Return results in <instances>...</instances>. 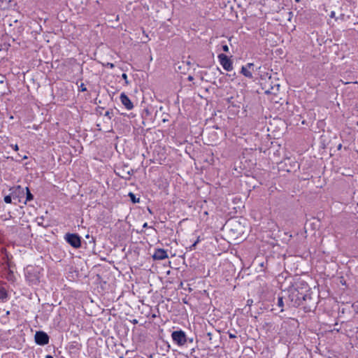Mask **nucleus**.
I'll list each match as a JSON object with an SVG mask.
<instances>
[{
  "mask_svg": "<svg viewBox=\"0 0 358 358\" xmlns=\"http://www.w3.org/2000/svg\"><path fill=\"white\" fill-rule=\"evenodd\" d=\"M310 291L308 283L303 280L295 282L294 284L288 288V298L292 306L299 307L300 301L303 295Z\"/></svg>",
  "mask_w": 358,
  "mask_h": 358,
  "instance_id": "f257e3e1",
  "label": "nucleus"
},
{
  "mask_svg": "<svg viewBox=\"0 0 358 358\" xmlns=\"http://www.w3.org/2000/svg\"><path fill=\"white\" fill-rule=\"evenodd\" d=\"M301 307L305 313H309L316 308L315 300L312 296V292L310 290L306 295H303L302 299L299 301Z\"/></svg>",
  "mask_w": 358,
  "mask_h": 358,
  "instance_id": "f03ea898",
  "label": "nucleus"
},
{
  "mask_svg": "<svg viewBox=\"0 0 358 358\" xmlns=\"http://www.w3.org/2000/svg\"><path fill=\"white\" fill-rule=\"evenodd\" d=\"M171 338L178 346H182L187 342L186 334L181 329L173 331L171 334Z\"/></svg>",
  "mask_w": 358,
  "mask_h": 358,
  "instance_id": "7ed1b4c3",
  "label": "nucleus"
},
{
  "mask_svg": "<svg viewBox=\"0 0 358 358\" xmlns=\"http://www.w3.org/2000/svg\"><path fill=\"white\" fill-rule=\"evenodd\" d=\"M64 239L74 248H79L81 246V237L78 234L67 233L65 234Z\"/></svg>",
  "mask_w": 358,
  "mask_h": 358,
  "instance_id": "20e7f679",
  "label": "nucleus"
},
{
  "mask_svg": "<svg viewBox=\"0 0 358 358\" xmlns=\"http://www.w3.org/2000/svg\"><path fill=\"white\" fill-rule=\"evenodd\" d=\"M273 307L272 308V310H275L277 309L279 310V313H282L287 309L292 307L291 305L290 301H289V299L286 301V302L284 301V296L278 295L277 298V302L273 305Z\"/></svg>",
  "mask_w": 358,
  "mask_h": 358,
  "instance_id": "39448f33",
  "label": "nucleus"
},
{
  "mask_svg": "<svg viewBox=\"0 0 358 358\" xmlns=\"http://www.w3.org/2000/svg\"><path fill=\"white\" fill-rule=\"evenodd\" d=\"M11 190V194L13 196V200H15V203H16V201L21 202L22 200H23L25 197V187H22L20 185L17 187H14Z\"/></svg>",
  "mask_w": 358,
  "mask_h": 358,
  "instance_id": "423d86ee",
  "label": "nucleus"
},
{
  "mask_svg": "<svg viewBox=\"0 0 358 358\" xmlns=\"http://www.w3.org/2000/svg\"><path fill=\"white\" fill-rule=\"evenodd\" d=\"M217 58L224 70L231 71L233 69V62L227 55L221 53L218 55Z\"/></svg>",
  "mask_w": 358,
  "mask_h": 358,
  "instance_id": "0eeeda50",
  "label": "nucleus"
},
{
  "mask_svg": "<svg viewBox=\"0 0 358 358\" xmlns=\"http://www.w3.org/2000/svg\"><path fill=\"white\" fill-rule=\"evenodd\" d=\"M133 173V169L129 168L128 165H124L115 171L116 175L125 180H129Z\"/></svg>",
  "mask_w": 358,
  "mask_h": 358,
  "instance_id": "6e6552de",
  "label": "nucleus"
},
{
  "mask_svg": "<svg viewBox=\"0 0 358 358\" xmlns=\"http://www.w3.org/2000/svg\"><path fill=\"white\" fill-rule=\"evenodd\" d=\"M38 272V268H35L34 267L27 268L26 272V277L29 281H30L32 284H37L39 282L40 277L36 274Z\"/></svg>",
  "mask_w": 358,
  "mask_h": 358,
  "instance_id": "1a4fd4ad",
  "label": "nucleus"
},
{
  "mask_svg": "<svg viewBox=\"0 0 358 358\" xmlns=\"http://www.w3.org/2000/svg\"><path fill=\"white\" fill-rule=\"evenodd\" d=\"M120 99L121 101V103L122 105L127 108V110H131L134 108V104L129 98L127 95L125 94V93L122 92L121 93L120 96Z\"/></svg>",
  "mask_w": 358,
  "mask_h": 358,
  "instance_id": "9d476101",
  "label": "nucleus"
},
{
  "mask_svg": "<svg viewBox=\"0 0 358 358\" xmlns=\"http://www.w3.org/2000/svg\"><path fill=\"white\" fill-rule=\"evenodd\" d=\"M152 257L156 260L164 259L168 257L167 252L166 250L162 248L156 249L152 255Z\"/></svg>",
  "mask_w": 358,
  "mask_h": 358,
  "instance_id": "9b49d317",
  "label": "nucleus"
},
{
  "mask_svg": "<svg viewBox=\"0 0 358 358\" xmlns=\"http://www.w3.org/2000/svg\"><path fill=\"white\" fill-rule=\"evenodd\" d=\"M35 341L38 345H45V332L42 331H37L35 334Z\"/></svg>",
  "mask_w": 358,
  "mask_h": 358,
  "instance_id": "f8f14e48",
  "label": "nucleus"
},
{
  "mask_svg": "<svg viewBox=\"0 0 358 358\" xmlns=\"http://www.w3.org/2000/svg\"><path fill=\"white\" fill-rule=\"evenodd\" d=\"M241 73L243 76H245L246 78H252V77H253L252 73L250 71H248V69H247L246 66H242Z\"/></svg>",
  "mask_w": 358,
  "mask_h": 358,
  "instance_id": "ddd939ff",
  "label": "nucleus"
},
{
  "mask_svg": "<svg viewBox=\"0 0 358 358\" xmlns=\"http://www.w3.org/2000/svg\"><path fill=\"white\" fill-rule=\"evenodd\" d=\"M33 199V195L31 194L29 188L27 187H25V197L23 199L24 203H26L27 201H31Z\"/></svg>",
  "mask_w": 358,
  "mask_h": 358,
  "instance_id": "4468645a",
  "label": "nucleus"
},
{
  "mask_svg": "<svg viewBox=\"0 0 358 358\" xmlns=\"http://www.w3.org/2000/svg\"><path fill=\"white\" fill-rule=\"evenodd\" d=\"M128 196L129 197L130 199V201L133 203H139L140 202V198L139 197H136V195L133 193V192H129L128 194Z\"/></svg>",
  "mask_w": 358,
  "mask_h": 358,
  "instance_id": "2eb2a0df",
  "label": "nucleus"
},
{
  "mask_svg": "<svg viewBox=\"0 0 358 358\" xmlns=\"http://www.w3.org/2000/svg\"><path fill=\"white\" fill-rule=\"evenodd\" d=\"M8 298L7 291L3 287H0V300H6Z\"/></svg>",
  "mask_w": 358,
  "mask_h": 358,
  "instance_id": "dca6fc26",
  "label": "nucleus"
},
{
  "mask_svg": "<svg viewBox=\"0 0 358 358\" xmlns=\"http://www.w3.org/2000/svg\"><path fill=\"white\" fill-rule=\"evenodd\" d=\"M200 241H201V239H200V237L199 236V237L197 238V239H196V240L193 243V244H192V245L189 247V250H195L196 245H197Z\"/></svg>",
  "mask_w": 358,
  "mask_h": 358,
  "instance_id": "f3484780",
  "label": "nucleus"
},
{
  "mask_svg": "<svg viewBox=\"0 0 358 358\" xmlns=\"http://www.w3.org/2000/svg\"><path fill=\"white\" fill-rule=\"evenodd\" d=\"M12 199H13L11 194L10 195L5 196L4 199H3L5 203H12Z\"/></svg>",
  "mask_w": 358,
  "mask_h": 358,
  "instance_id": "a211bd4d",
  "label": "nucleus"
},
{
  "mask_svg": "<svg viewBox=\"0 0 358 358\" xmlns=\"http://www.w3.org/2000/svg\"><path fill=\"white\" fill-rule=\"evenodd\" d=\"M112 115H113L112 111L107 110V111H106L104 116L107 117L108 119L110 120L112 118Z\"/></svg>",
  "mask_w": 358,
  "mask_h": 358,
  "instance_id": "6ab92c4d",
  "label": "nucleus"
},
{
  "mask_svg": "<svg viewBox=\"0 0 358 358\" xmlns=\"http://www.w3.org/2000/svg\"><path fill=\"white\" fill-rule=\"evenodd\" d=\"M79 91H81V92L87 91V88L85 87L84 83H81L80 85L79 86Z\"/></svg>",
  "mask_w": 358,
  "mask_h": 358,
  "instance_id": "aec40b11",
  "label": "nucleus"
},
{
  "mask_svg": "<svg viewBox=\"0 0 358 358\" xmlns=\"http://www.w3.org/2000/svg\"><path fill=\"white\" fill-rule=\"evenodd\" d=\"M104 66H105L106 67H108V68H110V69H113V68L115 67L114 64L110 63V62H108V63H106V64H104Z\"/></svg>",
  "mask_w": 358,
  "mask_h": 358,
  "instance_id": "412c9836",
  "label": "nucleus"
},
{
  "mask_svg": "<svg viewBox=\"0 0 358 358\" xmlns=\"http://www.w3.org/2000/svg\"><path fill=\"white\" fill-rule=\"evenodd\" d=\"M222 48V50L225 52H228L229 50L227 45H223Z\"/></svg>",
  "mask_w": 358,
  "mask_h": 358,
  "instance_id": "4be33fe9",
  "label": "nucleus"
},
{
  "mask_svg": "<svg viewBox=\"0 0 358 358\" xmlns=\"http://www.w3.org/2000/svg\"><path fill=\"white\" fill-rule=\"evenodd\" d=\"M48 273L50 275H57L55 271L54 270H52V268H50L48 269Z\"/></svg>",
  "mask_w": 358,
  "mask_h": 358,
  "instance_id": "5701e85b",
  "label": "nucleus"
},
{
  "mask_svg": "<svg viewBox=\"0 0 358 358\" xmlns=\"http://www.w3.org/2000/svg\"><path fill=\"white\" fill-rule=\"evenodd\" d=\"M122 78L127 83V75L125 73H122Z\"/></svg>",
  "mask_w": 358,
  "mask_h": 358,
  "instance_id": "b1692460",
  "label": "nucleus"
},
{
  "mask_svg": "<svg viewBox=\"0 0 358 358\" xmlns=\"http://www.w3.org/2000/svg\"><path fill=\"white\" fill-rule=\"evenodd\" d=\"M206 336H207V337L208 338V340H209V341H211V340H212V336H213V334H212V333L208 332V333H207Z\"/></svg>",
  "mask_w": 358,
  "mask_h": 358,
  "instance_id": "393cba45",
  "label": "nucleus"
},
{
  "mask_svg": "<svg viewBox=\"0 0 358 358\" xmlns=\"http://www.w3.org/2000/svg\"><path fill=\"white\" fill-rule=\"evenodd\" d=\"M229 337L230 338H235L236 337V336L235 334H231V333L229 332Z\"/></svg>",
  "mask_w": 358,
  "mask_h": 358,
  "instance_id": "a878e982",
  "label": "nucleus"
},
{
  "mask_svg": "<svg viewBox=\"0 0 358 358\" xmlns=\"http://www.w3.org/2000/svg\"><path fill=\"white\" fill-rule=\"evenodd\" d=\"M254 66V64H252V63H248V64H247V65H246L245 66H246V67H247V69H248L251 68V67H252V66Z\"/></svg>",
  "mask_w": 358,
  "mask_h": 358,
  "instance_id": "bb28decb",
  "label": "nucleus"
},
{
  "mask_svg": "<svg viewBox=\"0 0 358 358\" xmlns=\"http://www.w3.org/2000/svg\"><path fill=\"white\" fill-rule=\"evenodd\" d=\"M330 17H331V18L335 17V12H334V11H331V13H330Z\"/></svg>",
  "mask_w": 358,
  "mask_h": 358,
  "instance_id": "cd10ccee",
  "label": "nucleus"
},
{
  "mask_svg": "<svg viewBox=\"0 0 358 358\" xmlns=\"http://www.w3.org/2000/svg\"><path fill=\"white\" fill-rule=\"evenodd\" d=\"M193 341H194L193 338H187V342L192 343H193Z\"/></svg>",
  "mask_w": 358,
  "mask_h": 358,
  "instance_id": "c85d7f7f",
  "label": "nucleus"
},
{
  "mask_svg": "<svg viewBox=\"0 0 358 358\" xmlns=\"http://www.w3.org/2000/svg\"><path fill=\"white\" fill-rule=\"evenodd\" d=\"M148 224L147 222H145L143 225V228H148Z\"/></svg>",
  "mask_w": 358,
  "mask_h": 358,
  "instance_id": "c756f323",
  "label": "nucleus"
},
{
  "mask_svg": "<svg viewBox=\"0 0 358 358\" xmlns=\"http://www.w3.org/2000/svg\"><path fill=\"white\" fill-rule=\"evenodd\" d=\"M45 338H46V344H48L49 342V336L47 334H46Z\"/></svg>",
  "mask_w": 358,
  "mask_h": 358,
  "instance_id": "7c9ffc66",
  "label": "nucleus"
},
{
  "mask_svg": "<svg viewBox=\"0 0 358 358\" xmlns=\"http://www.w3.org/2000/svg\"><path fill=\"white\" fill-rule=\"evenodd\" d=\"M188 80H193V77H192V76H189L188 77Z\"/></svg>",
  "mask_w": 358,
  "mask_h": 358,
  "instance_id": "2f4dec72",
  "label": "nucleus"
},
{
  "mask_svg": "<svg viewBox=\"0 0 358 358\" xmlns=\"http://www.w3.org/2000/svg\"><path fill=\"white\" fill-rule=\"evenodd\" d=\"M341 148H342V145H341V144H339V145H338V150H341Z\"/></svg>",
  "mask_w": 358,
  "mask_h": 358,
  "instance_id": "473e14b6",
  "label": "nucleus"
},
{
  "mask_svg": "<svg viewBox=\"0 0 358 358\" xmlns=\"http://www.w3.org/2000/svg\"><path fill=\"white\" fill-rule=\"evenodd\" d=\"M46 358H54V357L51 355H46Z\"/></svg>",
  "mask_w": 358,
  "mask_h": 358,
  "instance_id": "72a5a7b5",
  "label": "nucleus"
},
{
  "mask_svg": "<svg viewBox=\"0 0 358 358\" xmlns=\"http://www.w3.org/2000/svg\"><path fill=\"white\" fill-rule=\"evenodd\" d=\"M9 314H10V311H9V310H6V315H8Z\"/></svg>",
  "mask_w": 358,
  "mask_h": 358,
  "instance_id": "f704fd0d",
  "label": "nucleus"
},
{
  "mask_svg": "<svg viewBox=\"0 0 358 358\" xmlns=\"http://www.w3.org/2000/svg\"><path fill=\"white\" fill-rule=\"evenodd\" d=\"M148 211H149V213H150V214H152V210H151V209L148 208Z\"/></svg>",
  "mask_w": 358,
  "mask_h": 358,
  "instance_id": "c9c22d12",
  "label": "nucleus"
},
{
  "mask_svg": "<svg viewBox=\"0 0 358 358\" xmlns=\"http://www.w3.org/2000/svg\"><path fill=\"white\" fill-rule=\"evenodd\" d=\"M137 322H138V321H137L136 320H133V323H134V324H136Z\"/></svg>",
  "mask_w": 358,
  "mask_h": 358,
  "instance_id": "e433bc0d",
  "label": "nucleus"
},
{
  "mask_svg": "<svg viewBox=\"0 0 358 358\" xmlns=\"http://www.w3.org/2000/svg\"><path fill=\"white\" fill-rule=\"evenodd\" d=\"M295 1H296V3H299V2L301 1V0H295Z\"/></svg>",
  "mask_w": 358,
  "mask_h": 358,
  "instance_id": "4c0bfd02",
  "label": "nucleus"
},
{
  "mask_svg": "<svg viewBox=\"0 0 358 358\" xmlns=\"http://www.w3.org/2000/svg\"><path fill=\"white\" fill-rule=\"evenodd\" d=\"M250 302H252V300H250H250H248V303H250Z\"/></svg>",
  "mask_w": 358,
  "mask_h": 358,
  "instance_id": "58836bf2",
  "label": "nucleus"
},
{
  "mask_svg": "<svg viewBox=\"0 0 358 358\" xmlns=\"http://www.w3.org/2000/svg\"><path fill=\"white\" fill-rule=\"evenodd\" d=\"M250 302H252V300H250H250H248V303H250Z\"/></svg>",
  "mask_w": 358,
  "mask_h": 358,
  "instance_id": "ea45409f",
  "label": "nucleus"
},
{
  "mask_svg": "<svg viewBox=\"0 0 358 358\" xmlns=\"http://www.w3.org/2000/svg\"><path fill=\"white\" fill-rule=\"evenodd\" d=\"M250 302H252V300H250H250H248V303H250Z\"/></svg>",
  "mask_w": 358,
  "mask_h": 358,
  "instance_id": "a19ab883",
  "label": "nucleus"
},
{
  "mask_svg": "<svg viewBox=\"0 0 358 358\" xmlns=\"http://www.w3.org/2000/svg\"><path fill=\"white\" fill-rule=\"evenodd\" d=\"M14 149L17 150V149H18V148H17V145H15V147H14Z\"/></svg>",
  "mask_w": 358,
  "mask_h": 358,
  "instance_id": "79ce46f5",
  "label": "nucleus"
},
{
  "mask_svg": "<svg viewBox=\"0 0 358 358\" xmlns=\"http://www.w3.org/2000/svg\"><path fill=\"white\" fill-rule=\"evenodd\" d=\"M14 149L17 150V149H18V148H17V145H15V147H14Z\"/></svg>",
  "mask_w": 358,
  "mask_h": 358,
  "instance_id": "37998d69",
  "label": "nucleus"
},
{
  "mask_svg": "<svg viewBox=\"0 0 358 358\" xmlns=\"http://www.w3.org/2000/svg\"><path fill=\"white\" fill-rule=\"evenodd\" d=\"M357 125L358 126V122H357Z\"/></svg>",
  "mask_w": 358,
  "mask_h": 358,
  "instance_id": "c03bdc74",
  "label": "nucleus"
}]
</instances>
